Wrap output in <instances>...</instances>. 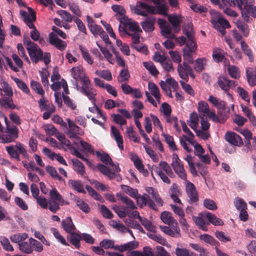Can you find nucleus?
I'll return each mask as SVG.
<instances>
[{
	"label": "nucleus",
	"mask_w": 256,
	"mask_h": 256,
	"mask_svg": "<svg viewBox=\"0 0 256 256\" xmlns=\"http://www.w3.org/2000/svg\"><path fill=\"white\" fill-rule=\"evenodd\" d=\"M71 71L74 78L76 79L79 78L82 82V86L76 84L77 90L88 97L92 102L96 105V90L92 87L89 78L86 76L83 73V71L78 68H72Z\"/></svg>",
	"instance_id": "nucleus-1"
},
{
	"label": "nucleus",
	"mask_w": 256,
	"mask_h": 256,
	"mask_svg": "<svg viewBox=\"0 0 256 256\" xmlns=\"http://www.w3.org/2000/svg\"><path fill=\"white\" fill-rule=\"evenodd\" d=\"M28 13L23 10H20V13L27 26L30 28L32 29L30 32L31 38L34 41H38L40 38V34L33 24L36 19V14L30 7H28Z\"/></svg>",
	"instance_id": "nucleus-2"
},
{
	"label": "nucleus",
	"mask_w": 256,
	"mask_h": 256,
	"mask_svg": "<svg viewBox=\"0 0 256 256\" xmlns=\"http://www.w3.org/2000/svg\"><path fill=\"white\" fill-rule=\"evenodd\" d=\"M236 6L240 10L244 21L250 22L252 18H256V6L254 0H236Z\"/></svg>",
	"instance_id": "nucleus-3"
},
{
	"label": "nucleus",
	"mask_w": 256,
	"mask_h": 256,
	"mask_svg": "<svg viewBox=\"0 0 256 256\" xmlns=\"http://www.w3.org/2000/svg\"><path fill=\"white\" fill-rule=\"evenodd\" d=\"M23 41L30 60L34 63H38L42 59L43 54L42 50L38 44L32 42L28 36H24Z\"/></svg>",
	"instance_id": "nucleus-4"
},
{
	"label": "nucleus",
	"mask_w": 256,
	"mask_h": 256,
	"mask_svg": "<svg viewBox=\"0 0 256 256\" xmlns=\"http://www.w3.org/2000/svg\"><path fill=\"white\" fill-rule=\"evenodd\" d=\"M6 120L7 118L6 117L5 121L6 126L5 130L0 134L1 142L4 144L14 142L18 136V128L14 125H8Z\"/></svg>",
	"instance_id": "nucleus-5"
},
{
	"label": "nucleus",
	"mask_w": 256,
	"mask_h": 256,
	"mask_svg": "<svg viewBox=\"0 0 256 256\" xmlns=\"http://www.w3.org/2000/svg\"><path fill=\"white\" fill-rule=\"evenodd\" d=\"M6 150L12 158H14L18 161L20 160V154L24 158H28L27 151L24 148V144L20 142H17L14 146H6Z\"/></svg>",
	"instance_id": "nucleus-6"
},
{
	"label": "nucleus",
	"mask_w": 256,
	"mask_h": 256,
	"mask_svg": "<svg viewBox=\"0 0 256 256\" xmlns=\"http://www.w3.org/2000/svg\"><path fill=\"white\" fill-rule=\"evenodd\" d=\"M171 165L176 173L180 178L184 180L186 179V174L185 172L183 164L182 163L181 160L178 158V156L176 154H173Z\"/></svg>",
	"instance_id": "nucleus-7"
},
{
	"label": "nucleus",
	"mask_w": 256,
	"mask_h": 256,
	"mask_svg": "<svg viewBox=\"0 0 256 256\" xmlns=\"http://www.w3.org/2000/svg\"><path fill=\"white\" fill-rule=\"evenodd\" d=\"M134 198L136 200L140 208H143L146 206H148L151 209L157 211L158 208L154 202L150 198V196L144 194L142 195H140L138 193V196Z\"/></svg>",
	"instance_id": "nucleus-8"
},
{
	"label": "nucleus",
	"mask_w": 256,
	"mask_h": 256,
	"mask_svg": "<svg viewBox=\"0 0 256 256\" xmlns=\"http://www.w3.org/2000/svg\"><path fill=\"white\" fill-rule=\"evenodd\" d=\"M178 72L180 77L186 82L188 80L189 76L192 78L195 77L192 68L189 64H186L185 62L178 64Z\"/></svg>",
	"instance_id": "nucleus-9"
},
{
	"label": "nucleus",
	"mask_w": 256,
	"mask_h": 256,
	"mask_svg": "<svg viewBox=\"0 0 256 256\" xmlns=\"http://www.w3.org/2000/svg\"><path fill=\"white\" fill-rule=\"evenodd\" d=\"M186 192L189 202L190 204H196L198 200V195L195 186L190 182H188L186 184Z\"/></svg>",
	"instance_id": "nucleus-10"
},
{
	"label": "nucleus",
	"mask_w": 256,
	"mask_h": 256,
	"mask_svg": "<svg viewBox=\"0 0 256 256\" xmlns=\"http://www.w3.org/2000/svg\"><path fill=\"white\" fill-rule=\"evenodd\" d=\"M225 139L226 142L232 146H241L243 145L242 138L234 132H226L225 134Z\"/></svg>",
	"instance_id": "nucleus-11"
},
{
	"label": "nucleus",
	"mask_w": 256,
	"mask_h": 256,
	"mask_svg": "<svg viewBox=\"0 0 256 256\" xmlns=\"http://www.w3.org/2000/svg\"><path fill=\"white\" fill-rule=\"evenodd\" d=\"M49 42L61 51L64 50L67 46L66 42L60 39L54 32L49 34Z\"/></svg>",
	"instance_id": "nucleus-12"
},
{
	"label": "nucleus",
	"mask_w": 256,
	"mask_h": 256,
	"mask_svg": "<svg viewBox=\"0 0 256 256\" xmlns=\"http://www.w3.org/2000/svg\"><path fill=\"white\" fill-rule=\"evenodd\" d=\"M183 33L188 38L186 46H197L194 38V32L190 24H188L186 28H184Z\"/></svg>",
	"instance_id": "nucleus-13"
},
{
	"label": "nucleus",
	"mask_w": 256,
	"mask_h": 256,
	"mask_svg": "<svg viewBox=\"0 0 256 256\" xmlns=\"http://www.w3.org/2000/svg\"><path fill=\"white\" fill-rule=\"evenodd\" d=\"M230 109L228 108L226 112H218V114L216 115L214 112H211L208 114V117L215 122H219L220 124L224 123L229 116Z\"/></svg>",
	"instance_id": "nucleus-14"
},
{
	"label": "nucleus",
	"mask_w": 256,
	"mask_h": 256,
	"mask_svg": "<svg viewBox=\"0 0 256 256\" xmlns=\"http://www.w3.org/2000/svg\"><path fill=\"white\" fill-rule=\"evenodd\" d=\"M158 24L161 29L162 34L166 38H170L174 36L172 34L171 28L170 24L164 19H159Z\"/></svg>",
	"instance_id": "nucleus-15"
},
{
	"label": "nucleus",
	"mask_w": 256,
	"mask_h": 256,
	"mask_svg": "<svg viewBox=\"0 0 256 256\" xmlns=\"http://www.w3.org/2000/svg\"><path fill=\"white\" fill-rule=\"evenodd\" d=\"M197 46H186L183 48L184 62L190 64L194 62L193 53L196 50Z\"/></svg>",
	"instance_id": "nucleus-16"
},
{
	"label": "nucleus",
	"mask_w": 256,
	"mask_h": 256,
	"mask_svg": "<svg viewBox=\"0 0 256 256\" xmlns=\"http://www.w3.org/2000/svg\"><path fill=\"white\" fill-rule=\"evenodd\" d=\"M218 84L220 87L225 92H228L230 88L236 86L235 82L228 79L226 76L220 77Z\"/></svg>",
	"instance_id": "nucleus-17"
},
{
	"label": "nucleus",
	"mask_w": 256,
	"mask_h": 256,
	"mask_svg": "<svg viewBox=\"0 0 256 256\" xmlns=\"http://www.w3.org/2000/svg\"><path fill=\"white\" fill-rule=\"evenodd\" d=\"M69 128L68 130L67 135L70 138H76L78 134H80V128L76 125L74 122L68 118L66 119Z\"/></svg>",
	"instance_id": "nucleus-18"
},
{
	"label": "nucleus",
	"mask_w": 256,
	"mask_h": 256,
	"mask_svg": "<svg viewBox=\"0 0 256 256\" xmlns=\"http://www.w3.org/2000/svg\"><path fill=\"white\" fill-rule=\"evenodd\" d=\"M162 220L166 224L172 225L173 228H176L178 225L176 220L173 218L172 214L168 211H164L160 215Z\"/></svg>",
	"instance_id": "nucleus-19"
},
{
	"label": "nucleus",
	"mask_w": 256,
	"mask_h": 256,
	"mask_svg": "<svg viewBox=\"0 0 256 256\" xmlns=\"http://www.w3.org/2000/svg\"><path fill=\"white\" fill-rule=\"evenodd\" d=\"M156 18L154 16L148 17L146 20L141 22L143 30L146 32H152L154 30Z\"/></svg>",
	"instance_id": "nucleus-20"
},
{
	"label": "nucleus",
	"mask_w": 256,
	"mask_h": 256,
	"mask_svg": "<svg viewBox=\"0 0 256 256\" xmlns=\"http://www.w3.org/2000/svg\"><path fill=\"white\" fill-rule=\"evenodd\" d=\"M111 133L114 137V140L116 141L118 147L121 150L124 148V140L119 130L114 126L110 127Z\"/></svg>",
	"instance_id": "nucleus-21"
},
{
	"label": "nucleus",
	"mask_w": 256,
	"mask_h": 256,
	"mask_svg": "<svg viewBox=\"0 0 256 256\" xmlns=\"http://www.w3.org/2000/svg\"><path fill=\"white\" fill-rule=\"evenodd\" d=\"M116 196L118 200H120L126 206V207L128 208V210H133L137 208L134 202L128 196L122 194L120 192L117 193Z\"/></svg>",
	"instance_id": "nucleus-22"
},
{
	"label": "nucleus",
	"mask_w": 256,
	"mask_h": 256,
	"mask_svg": "<svg viewBox=\"0 0 256 256\" xmlns=\"http://www.w3.org/2000/svg\"><path fill=\"white\" fill-rule=\"evenodd\" d=\"M205 218H206V213L199 214L198 216L194 218V220L196 225L198 226L200 228L204 231H207L209 222L204 220Z\"/></svg>",
	"instance_id": "nucleus-23"
},
{
	"label": "nucleus",
	"mask_w": 256,
	"mask_h": 256,
	"mask_svg": "<svg viewBox=\"0 0 256 256\" xmlns=\"http://www.w3.org/2000/svg\"><path fill=\"white\" fill-rule=\"evenodd\" d=\"M138 246V244L135 242H130L123 245H114V249L122 252L126 250H131L136 248Z\"/></svg>",
	"instance_id": "nucleus-24"
},
{
	"label": "nucleus",
	"mask_w": 256,
	"mask_h": 256,
	"mask_svg": "<svg viewBox=\"0 0 256 256\" xmlns=\"http://www.w3.org/2000/svg\"><path fill=\"white\" fill-rule=\"evenodd\" d=\"M168 20L172 24L174 32H178L180 30L181 20L176 15L170 14L168 16Z\"/></svg>",
	"instance_id": "nucleus-25"
},
{
	"label": "nucleus",
	"mask_w": 256,
	"mask_h": 256,
	"mask_svg": "<svg viewBox=\"0 0 256 256\" xmlns=\"http://www.w3.org/2000/svg\"><path fill=\"white\" fill-rule=\"evenodd\" d=\"M72 168L77 174L82 176L86 174L84 164L78 159H72Z\"/></svg>",
	"instance_id": "nucleus-26"
},
{
	"label": "nucleus",
	"mask_w": 256,
	"mask_h": 256,
	"mask_svg": "<svg viewBox=\"0 0 256 256\" xmlns=\"http://www.w3.org/2000/svg\"><path fill=\"white\" fill-rule=\"evenodd\" d=\"M62 226L67 233H71L76 229L70 217H66L62 221Z\"/></svg>",
	"instance_id": "nucleus-27"
},
{
	"label": "nucleus",
	"mask_w": 256,
	"mask_h": 256,
	"mask_svg": "<svg viewBox=\"0 0 256 256\" xmlns=\"http://www.w3.org/2000/svg\"><path fill=\"white\" fill-rule=\"evenodd\" d=\"M0 105L6 109L19 110L20 108V107L17 106L14 104L13 100L10 97L0 99Z\"/></svg>",
	"instance_id": "nucleus-28"
},
{
	"label": "nucleus",
	"mask_w": 256,
	"mask_h": 256,
	"mask_svg": "<svg viewBox=\"0 0 256 256\" xmlns=\"http://www.w3.org/2000/svg\"><path fill=\"white\" fill-rule=\"evenodd\" d=\"M68 184L70 187L78 192L86 194V191L84 188V186L80 180H70Z\"/></svg>",
	"instance_id": "nucleus-29"
},
{
	"label": "nucleus",
	"mask_w": 256,
	"mask_h": 256,
	"mask_svg": "<svg viewBox=\"0 0 256 256\" xmlns=\"http://www.w3.org/2000/svg\"><path fill=\"white\" fill-rule=\"evenodd\" d=\"M146 190L148 194L152 196V198L154 200L158 206H162L163 200L156 190L152 187H147Z\"/></svg>",
	"instance_id": "nucleus-30"
},
{
	"label": "nucleus",
	"mask_w": 256,
	"mask_h": 256,
	"mask_svg": "<svg viewBox=\"0 0 256 256\" xmlns=\"http://www.w3.org/2000/svg\"><path fill=\"white\" fill-rule=\"evenodd\" d=\"M160 228L162 232L170 236L176 238L180 236V228L178 226L176 228H174V230L168 226H160Z\"/></svg>",
	"instance_id": "nucleus-31"
},
{
	"label": "nucleus",
	"mask_w": 256,
	"mask_h": 256,
	"mask_svg": "<svg viewBox=\"0 0 256 256\" xmlns=\"http://www.w3.org/2000/svg\"><path fill=\"white\" fill-rule=\"evenodd\" d=\"M218 19L216 20L214 18H212L210 20V22L213 24H215L216 22L220 24L224 28H230L229 22L223 18L220 17V14L218 12H214Z\"/></svg>",
	"instance_id": "nucleus-32"
},
{
	"label": "nucleus",
	"mask_w": 256,
	"mask_h": 256,
	"mask_svg": "<svg viewBox=\"0 0 256 256\" xmlns=\"http://www.w3.org/2000/svg\"><path fill=\"white\" fill-rule=\"evenodd\" d=\"M246 76L248 82L250 86H256V74L252 68H246Z\"/></svg>",
	"instance_id": "nucleus-33"
},
{
	"label": "nucleus",
	"mask_w": 256,
	"mask_h": 256,
	"mask_svg": "<svg viewBox=\"0 0 256 256\" xmlns=\"http://www.w3.org/2000/svg\"><path fill=\"white\" fill-rule=\"evenodd\" d=\"M70 235L68 236V238L70 240V243L74 245L76 248H78L80 245V240H82L81 234L74 232L70 233Z\"/></svg>",
	"instance_id": "nucleus-34"
},
{
	"label": "nucleus",
	"mask_w": 256,
	"mask_h": 256,
	"mask_svg": "<svg viewBox=\"0 0 256 256\" xmlns=\"http://www.w3.org/2000/svg\"><path fill=\"white\" fill-rule=\"evenodd\" d=\"M206 217L208 219L209 224L211 223L215 226H222L224 224V222L221 219L210 212H206Z\"/></svg>",
	"instance_id": "nucleus-35"
},
{
	"label": "nucleus",
	"mask_w": 256,
	"mask_h": 256,
	"mask_svg": "<svg viewBox=\"0 0 256 256\" xmlns=\"http://www.w3.org/2000/svg\"><path fill=\"white\" fill-rule=\"evenodd\" d=\"M19 249L23 253L30 254L33 252V248H32L31 242H22L18 244Z\"/></svg>",
	"instance_id": "nucleus-36"
},
{
	"label": "nucleus",
	"mask_w": 256,
	"mask_h": 256,
	"mask_svg": "<svg viewBox=\"0 0 256 256\" xmlns=\"http://www.w3.org/2000/svg\"><path fill=\"white\" fill-rule=\"evenodd\" d=\"M96 156L100 158V160L105 164H110L114 166V162L110 156L106 153H101L98 151H96Z\"/></svg>",
	"instance_id": "nucleus-37"
},
{
	"label": "nucleus",
	"mask_w": 256,
	"mask_h": 256,
	"mask_svg": "<svg viewBox=\"0 0 256 256\" xmlns=\"http://www.w3.org/2000/svg\"><path fill=\"white\" fill-rule=\"evenodd\" d=\"M131 159L134 162V166L139 170L140 172L143 173L144 174L148 172V170L144 169V166L142 164L141 160L138 157L136 154L134 156H132Z\"/></svg>",
	"instance_id": "nucleus-38"
},
{
	"label": "nucleus",
	"mask_w": 256,
	"mask_h": 256,
	"mask_svg": "<svg viewBox=\"0 0 256 256\" xmlns=\"http://www.w3.org/2000/svg\"><path fill=\"white\" fill-rule=\"evenodd\" d=\"M159 166L169 177L171 178H174L175 177L174 174L173 172L170 165L166 162L161 161L159 163Z\"/></svg>",
	"instance_id": "nucleus-39"
},
{
	"label": "nucleus",
	"mask_w": 256,
	"mask_h": 256,
	"mask_svg": "<svg viewBox=\"0 0 256 256\" xmlns=\"http://www.w3.org/2000/svg\"><path fill=\"white\" fill-rule=\"evenodd\" d=\"M50 196L51 200L58 201L59 202H65L62 196L56 188H53L50 191Z\"/></svg>",
	"instance_id": "nucleus-40"
},
{
	"label": "nucleus",
	"mask_w": 256,
	"mask_h": 256,
	"mask_svg": "<svg viewBox=\"0 0 256 256\" xmlns=\"http://www.w3.org/2000/svg\"><path fill=\"white\" fill-rule=\"evenodd\" d=\"M0 91H3L4 92L5 95L8 97L12 96L13 92L12 88L6 82L3 81L0 83Z\"/></svg>",
	"instance_id": "nucleus-41"
},
{
	"label": "nucleus",
	"mask_w": 256,
	"mask_h": 256,
	"mask_svg": "<svg viewBox=\"0 0 256 256\" xmlns=\"http://www.w3.org/2000/svg\"><path fill=\"white\" fill-rule=\"evenodd\" d=\"M120 187L124 192L128 194L132 198H134L138 196V190L136 188H133L130 186L124 184H122Z\"/></svg>",
	"instance_id": "nucleus-42"
},
{
	"label": "nucleus",
	"mask_w": 256,
	"mask_h": 256,
	"mask_svg": "<svg viewBox=\"0 0 256 256\" xmlns=\"http://www.w3.org/2000/svg\"><path fill=\"white\" fill-rule=\"evenodd\" d=\"M205 58H198L195 60L194 70L198 73L201 72L204 69L206 64Z\"/></svg>",
	"instance_id": "nucleus-43"
},
{
	"label": "nucleus",
	"mask_w": 256,
	"mask_h": 256,
	"mask_svg": "<svg viewBox=\"0 0 256 256\" xmlns=\"http://www.w3.org/2000/svg\"><path fill=\"white\" fill-rule=\"evenodd\" d=\"M198 111L201 113L203 116L206 114L208 116V114L212 112L210 111L208 104L207 102L200 101L198 102Z\"/></svg>",
	"instance_id": "nucleus-44"
},
{
	"label": "nucleus",
	"mask_w": 256,
	"mask_h": 256,
	"mask_svg": "<svg viewBox=\"0 0 256 256\" xmlns=\"http://www.w3.org/2000/svg\"><path fill=\"white\" fill-rule=\"evenodd\" d=\"M28 237V234L26 233H19L12 235L10 236V240L12 242L18 243L25 240Z\"/></svg>",
	"instance_id": "nucleus-45"
},
{
	"label": "nucleus",
	"mask_w": 256,
	"mask_h": 256,
	"mask_svg": "<svg viewBox=\"0 0 256 256\" xmlns=\"http://www.w3.org/2000/svg\"><path fill=\"white\" fill-rule=\"evenodd\" d=\"M228 71L232 78L237 79L240 77L239 68L235 66L229 65L228 67Z\"/></svg>",
	"instance_id": "nucleus-46"
},
{
	"label": "nucleus",
	"mask_w": 256,
	"mask_h": 256,
	"mask_svg": "<svg viewBox=\"0 0 256 256\" xmlns=\"http://www.w3.org/2000/svg\"><path fill=\"white\" fill-rule=\"evenodd\" d=\"M79 49L82 52V56L84 59L90 64H92L94 61L88 50L82 46H79Z\"/></svg>",
	"instance_id": "nucleus-47"
},
{
	"label": "nucleus",
	"mask_w": 256,
	"mask_h": 256,
	"mask_svg": "<svg viewBox=\"0 0 256 256\" xmlns=\"http://www.w3.org/2000/svg\"><path fill=\"white\" fill-rule=\"evenodd\" d=\"M126 133L128 138L135 142H140V138L136 136V132L133 130L132 126L128 127L126 130Z\"/></svg>",
	"instance_id": "nucleus-48"
},
{
	"label": "nucleus",
	"mask_w": 256,
	"mask_h": 256,
	"mask_svg": "<svg viewBox=\"0 0 256 256\" xmlns=\"http://www.w3.org/2000/svg\"><path fill=\"white\" fill-rule=\"evenodd\" d=\"M0 242L2 248L6 251L12 252L14 249L8 238L4 236L0 237Z\"/></svg>",
	"instance_id": "nucleus-49"
},
{
	"label": "nucleus",
	"mask_w": 256,
	"mask_h": 256,
	"mask_svg": "<svg viewBox=\"0 0 256 256\" xmlns=\"http://www.w3.org/2000/svg\"><path fill=\"white\" fill-rule=\"evenodd\" d=\"M236 26L238 29L242 33L243 36L247 37L249 34V28L248 25L244 22H238Z\"/></svg>",
	"instance_id": "nucleus-50"
},
{
	"label": "nucleus",
	"mask_w": 256,
	"mask_h": 256,
	"mask_svg": "<svg viewBox=\"0 0 256 256\" xmlns=\"http://www.w3.org/2000/svg\"><path fill=\"white\" fill-rule=\"evenodd\" d=\"M143 65L152 76H156L158 74V71L152 62H144Z\"/></svg>",
	"instance_id": "nucleus-51"
},
{
	"label": "nucleus",
	"mask_w": 256,
	"mask_h": 256,
	"mask_svg": "<svg viewBox=\"0 0 256 256\" xmlns=\"http://www.w3.org/2000/svg\"><path fill=\"white\" fill-rule=\"evenodd\" d=\"M68 204V202H63V203L59 202L58 201L51 200L49 202L48 208L53 213H56L60 210V206H63L64 204Z\"/></svg>",
	"instance_id": "nucleus-52"
},
{
	"label": "nucleus",
	"mask_w": 256,
	"mask_h": 256,
	"mask_svg": "<svg viewBox=\"0 0 256 256\" xmlns=\"http://www.w3.org/2000/svg\"><path fill=\"white\" fill-rule=\"evenodd\" d=\"M30 86L32 88L37 94L41 95L42 96H44V91L40 83L34 80H32L30 82Z\"/></svg>",
	"instance_id": "nucleus-53"
},
{
	"label": "nucleus",
	"mask_w": 256,
	"mask_h": 256,
	"mask_svg": "<svg viewBox=\"0 0 256 256\" xmlns=\"http://www.w3.org/2000/svg\"><path fill=\"white\" fill-rule=\"evenodd\" d=\"M58 14L66 22H71L75 18L72 16L70 14L64 10H60L58 11Z\"/></svg>",
	"instance_id": "nucleus-54"
},
{
	"label": "nucleus",
	"mask_w": 256,
	"mask_h": 256,
	"mask_svg": "<svg viewBox=\"0 0 256 256\" xmlns=\"http://www.w3.org/2000/svg\"><path fill=\"white\" fill-rule=\"evenodd\" d=\"M16 84L22 90L24 93L28 94L30 90L26 84L22 80L17 78H12Z\"/></svg>",
	"instance_id": "nucleus-55"
},
{
	"label": "nucleus",
	"mask_w": 256,
	"mask_h": 256,
	"mask_svg": "<svg viewBox=\"0 0 256 256\" xmlns=\"http://www.w3.org/2000/svg\"><path fill=\"white\" fill-rule=\"evenodd\" d=\"M240 45L244 53L248 57L250 60H252L253 59L252 52L248 44L245 42L241 41Z\"/></svg>",
	"instance_id": "nucleus-56"
},
{
	"label": "nucleus",
	"mask_w": 256,
	"mask_h": 256,
	"mask_svg": "<svg viewBox=\"0 0 256 256\" xmlns=\"http://www.w3.org/2000/svg\"><path fill=\"white\" fill-rule=\"evenodd\" d=\"M72 154L77 158L81 159L86 162L87 165L90 168H94V164L92 161L90 160L88 158H84V156L77 150L74 149L72 152Z\"/></svg>",
	"instance_id": "nucleus-57"
},
{
	"label": "nucleus",
	"mask_w": 256,
	"mask_h": 256,
	"mask_svg": "<svg viewBox=\"0 0 256 256\" xmlns=\"http://www.w3.org/2000/svg\"><path fill=\"white\" fill-rule=\"evenodd\" d=\"M42 79V82L44 86H48L49 82L48 77L50 75L48 71L46 68H43L42 71L39 72Z\"/></svg>",
	"instance_id": "nucleus-58"
},
{
	"label": "nucleus",
	"mask_w": 256,
	"mask_h": 256,
	"mask_svg": "<svg viewBox=\"0 0 256 256\" xmlns=\"http://www.w3.org/2000/svg\"><path fill=\"white\" fill-rule=\"evenodd\" d=\"M46 172L54 179L61 181L62 178L58 175L56 169L52 166H47L46 167Z\"/></svg>",
	"instance_id": "nucleus-59"
},
{
	"label": "nucleus",
	"mask_w": 256,
	"mask_h": 256,
	"mask_svg": "<svg viewBox=\"0 0 256 256\" xmlns=\"http://www.w3.org/2000/svg\"><path fill=\"white\" fill-rule=\"evenodd\" d=\"M234 204L236 208L238 210H240L243 209H247L246 203L241 198H236L234 200Z\"/></svg>",
	"instance_id": "nucleus-60"
},
{
	"label": "nucleus",
	"mask_w": 256,
	"mask_h": 256,
	"mask_svg": "<svg viewBox=\"0 0 256 256\" xmlns=\"http://www.w3.org/2000/svg\"><path fill=\"white\" fill-rule=\"evenodd\" d=\"M39 107L41 111L49 110L52 108V104H50L48 101L45 100L44 96H42V98L38 102Z\"/></svg>",
	"instance_id": "nucleus-61"
},
{
	"label": "nucleus",
	"mask_w": 256,
	"mask_h": 256,
	"mask_svg": "<svg viewBox=\"0 0 256 256\" xmlns=\"http://www.w3.org/2000/svg\"><path fill=\"white\" fill-rule=\"evenodd\" d=\"M200 240H204V242L210 244L212 246H216L218 244V242L215 240L213 237L208 234H204L200 236Z\"/></svg>",
	"instance_id": "nucleus-62"
},
{
	"label": "nucleus",
	"mask_w": 256,
	"mask_h": 256,
	"mask_svg": "<svg viewBox=\"0 0 256 256\" xmlns=\"http://www.w3.org/2000/svg\"><path fill=\"white\" fill-rule=\"evenodd\" d=\"M86 188L90 196L96 200L102 202V197L92 187L90 186H86Z\"/></svg>",
	"instance_id": "nucleus-63"
},
{
	"label": "nucleus",
	"mask_w": 256,
	"mask_h": 256,
	"mask_svg": "<svg viewBox=\"0 0 256 256\" xmlns=\"http://www.w3.org/2000/svg\"><path fill=\"white\" fill-rule=\"evenodd\" d=\"M130 77L129 72L127 69H122L120 72L118 81L120 82H126Z\"/></svg>",
	"instance_id": "nucleus-64"
}]
</instances>
